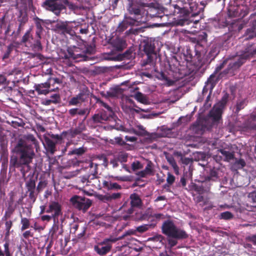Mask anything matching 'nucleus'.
<instances>
[{"mask_svg": "<svg viewBox=\"0 0 256 256\" xmlns=\"http://www.w3.org/2000/svg\"><path fill=\"white\" fill-rule=\"evenodd\" d=\"M32 144L20 140L14 147V152L17 156L12 155L10 158V169L14 170L16 168L26 166L30 167L36 156Z\"/></svg>", "mask_w": 256, "mask_h": 256, "instance_id": "obj_1", "label": "nucleus"}, {"mask_svg": "<svg viewBox=\"0 0 256 256\" xmlns=\"http://www.w3.org/2000/svg\"><path fill=\"white\" fill-rule=\"evenodd\" d=\"M169 68L168 76L164 72L160 73V79L166 81L168 86H172L176 82L187 75L186 68L184 66L180 65L176 58L171 60Z\"/></svg>", "mask_w": 256, "mask_h": 256, "instance_id": "obj_2", "label": "nucleus"}, {"mask_svg": "<svg viewBox=\"0 0 256 256\" xmlns=\"http://www.w3.org/2000/svg\"><path fill=\"white\" fill-rule=\"evenodd\" d=\"M162 232L166 236L176 240L186 239L188 237V234L184 230L178 228L170 220H167L163 222Z\"/></svg>", "mask_w": 256, "mask_h": 256, "instance_id": "obj_3", "label": "nucleus"}, {"mask_svg": "<svg viewBox=\"0 0 256 256\" xmlns=\"http://www.w3.org/2000/svg\"><path fill=\"white\" fill-rule=\"evenodd\" d=\"M256 2L254 1L248 7L246 5L238 4L235 2H231L228 8V15L230 17L243 18L247 15L250 11L256 9Z\"/></svg>", "mask_w": 256, "mask_h": 256, "instance_id": "obj_4", "label": "nucleus"}, {"mask_svg": "<svg viewBox=\"0 0 256 256\" xmlns=\"http://www.w3.org/2000/svg\"><path fill=\"white\" fill-rule=\"evenodd\" d=\"M37 180V176H34V174L31 173L24 178L26 194L28 195V198L32 204L36 202L39 194L36 188Z\"/></svg>", "mask_w": 256, "mask_h": 256, "instance_id": "obj_5", "label": "nucleus"}, {"mask_svg": "<svg viewBox=\"0 0 256 256\" xmlns=\"http://www.w3.org/2000/svg\"><path fill=\"white\" fill-rule=\"evenodd\" d=\"M70 202L74 207L79 210H82L84 212H85L92 204V201L89 198L77 195L72 196Z\"/></svg>", "mask_w": 256, "mask_h": 256, "instance_id": "obj_6", "label": "nucleus"}, {"mask_svg": "<svg viewBox=\"0 0 256 256\" xmlns=\"http://www.w3.org/2000/svg\"><path fill=\"white\" fill-rule=\"evenodd\" d=\"M244 60H242L238 56H236L234 60H228V67L222 72H220V76H226L227 75L232 76L234 74L235 72L244 64Z\"/></svg>", "mask_w": 256, "mask_h": 256, "instance_id": "obj_7", "label": "nucleus"}, {"mask_svg": "<svg viewBox=\"0 0 256 256\" xmlns=\"http://www.w3.org/2000/svg\"><path fill=\"white\" fill-rule=\"evenodd\" d=\"M256 54V39L254 41L248 42L246 44L244 50L240 52L238 56L244 60L245 63L247 60L253 58Z\"/></svg>", "mask_w": 256, "mask_h": 256, "instance_id": "obj_8", "label": "nucleus"}, {"mask_svg": "<svg viewBox=\"0 0 256 256\" xmlns=\"http://www.w3.org/2000/svg\"><path fill=\"white\" fill-rule=\"evenodd\" d=\"M46 213H52L54 222H58V216L62 214V206L60 204L56 202H50L48 208L46 210Z\"/></svg>", "mask_w": 256, "mask_h": 256, "instance_id": "obj_9", "label": "nucleus"}, {"mask_svg": "<svg viewBox=\"0 0 256 256\" xmlns=\"http://www.w3.org/2000/svg\"><path fill=\"white\" fill-rule=\"evenodd\" d=\"M35 90L38 94L46 95L51 92H56L58 90V87L50 88V84L49 82H46L44 83L35 84L34 86Z\"/></svg>", "mask_w": 256, "mask_h": 256, "instance_id": "obj_10", "label": "nucleus"}, {"mask_svg": "<svg viewBox=\"0 0 256 256\" xmlns=\"http://www.w3.org/2000/svg\"><path fill=\"white\" fill-rule=\"evenodd\" d=\"M146 22L150 20V18H162L164 16L163 8H160L155 7H150L148 8L146 12Z\"/></svg>", "mask_w": 256, "mask_h": 256, "instance_id": "obj_11", "label": "nucleus"}, {"mask_svg": "<svg viewBox=\"0 0 256 256\" xmlns=\"http://www.w3.org/2000/svg\"><path fill=\"white\" fill-rule=\"evenodd\" d=\"M122 194L120 192H109L106 194H99L98 198L104 202H112L114 201L119 200L121 198Z\"/></svg>", "mask_w": 256, "mask_h": 256, "instance_id": "obj_12", "label": "nucleus"}, {"mask_svg": "<svg viewBox=\"0 0 256 256\" xmlns=\"http://www.w3.org/2000/svg\"><path fill=\"white\" fill-rule=\"evenodd\" d=\"M208 34L205 32H200L196 37L192 38V42L196 44V47H204L207 43Z\"/></svg>", "mask_w": 256, "mask_h": 256, "instance_id": "obj_13", "label": "nucleus"}, {"mask_svg": "<svg viewBox=\"0 0 256 256\" xmlns=\"http://www.w3.org/2000/svg\"><path fill=\"white\" fill-rule=\"evenodd\" d=\"M69 22H59L55 25L56 31L62 34H70L72 28L68 24Z\"/></svg>", "mask_w": 256, "mask_h": 256, "instance_id": "obj_14", "label": "nucleus"}, {"mask_svg": "<svg viewBox=\"0 0 256 256\" xmlns=\"http://www.w3.org/2000/svg\"><path fill=\"white\" fill-rule=\"evenodd\" d=\"M102 242H100L98 245L94 246V250L99 255L104 256L110 250L112 245L108 244L109 242L106 244H102Z\"/></svg>", "mask_w": 256, "mask_h": 256, "instance_id": "obj_15", "label": "nucleus"}, {"mask_svg": "<svg viewBox=\"0 0 256 256\" xmlns=\"http://www.w3.org/2000/svg\"><path fill=\"white\" fill-rule=\"evenodd\" d=\"M134 231L133 230H129L126 232L122 236H119L118 238L110 237L109 238L104 239V240L102 242V244H106L108 242H115L118 240H122L128 236H131L134 234Z\"/></svg>", "mask_w": 256, "mask_h": 256, "instance_id": "obj_16", "label": "nucleus"}, {"mask_svg": "<svg viewBox=\"0 0 256 256\" xmlns=\"http://www.w3.org/2000/svg\"><path fill=\"white\" fill-rule=\"evenodd\" d=\"M130 199L132 207L140 208L142 206V202L138 194L136 193L131 194L130 196Z\"/></svg>", "mask_w": 256, "mask_h": 256, "instance_id": "obj_17", "label": "nucleus"}, {"mask_svg": "<svg viewBox=\"0 0 256 256\" xmlns=\"http://www.w3.org/2000/svg\"><path fill=\"white\" fill-rule=\"evenodd\" d=\"M114 49L116 51H122L126 47V41L120 38H116L112 42Z\"/></svg>", "mask_w": 256, "mask_h": 256, "instance_id": "obj_18", "label": "nucleus"}, {"mask_svg": "<svg viewBox=\"0 0 256 256\" xmlns=\"http://www.w3.org/2000/svg\"><path fill=\"white\" fill-rule=\"evenodd\" d=\"M144 51L146 54L155 53V45L154 42L151 40H144Z\"/></svg>", "mask_w": 256, "mask_h": 256, "instance_id": "obj_19", "label": "nucleus"}, {"mask_svg": "<svg viewBox=\"0 0 256 256\" xmlns=\"http://www.w3.org/2000/svg\"><path fill=\"white\" fill-rule=\"evenodd\" d=\"M46 142V148L48 152L53 154L56 152V142H54L50 138L46 137L44 138Z\"/></svg>", "mask_w": 256, "mask_h": 256, "instance_id": "obj_20", "label": "nucleus"}, {"mask_svg": "<svg viewBox=\"0 0 256 256\" xmlns=\"http://www.w3.org/2000/svg\"><path fill=\"white\" fill-rule=\"evenodd\" d=\"M128 10L131 14H134V16L140 18H144V16H142L140 6L133 2L130 4Z\"/></svg>", "mask_w": 256, "mask_h": 256, "instance_id": "obj_21", "label": "nucleus"}, {"mask_svg": "<svg viewBox=\"0 0 256 256\" xmlns=\"http://www.w3.org/2000/svg\"><path fill=\"white\" fill-rule=\"evenodd\" d=\"M216 74H214V73L210 75V76L208 78V80L206 82V84H208V86L210 85V88L211 90H212V89L216 85V83L218 82V80L220 78H222L224 77V76L220 77V73H219V74L217 77H216Z\"/></svg>", "mask_w": 256, "mask_h": 256, "instance_id": "obj_22", "label": "nucleus"}, {"mask_svg": "<svg viewBox=\"0 0 256 256\" xmlns=\"http://www.w3.org/2000/svg\"><path fill=\"white\" fill-rule=\"evenodd\" d=\"M124 21L127 23L128 26H134L136 24V23H144L146 22V19H144L143 17H138L134 16V18L128 17L124 20Z\"/></svg>", "mask_w": 256, "mask_h": 256, "instance_id": "obj_23", "label": "nucleus"}, {"mask_svg": "<svg viewBox=\"0 0 256 256\" xmlns=\"http://www.w3.org/2000/svg\"><path fill=\"white\" fill-rule=\"evenodd\" d=\"M91 170V172L90 174H88V183L91 182V180L98 178V165L91 162L90 164Z\"/></svg>", "mask_w": 256, "mask_h": 256, "instance_id": "obj_24", "label": "nucleus"}, {"mask_svg": "<svg viewBox=\"0 0 256 256\" xmlns=\"http://www.w3.org/2000/svg\"><path fill=\"white\" fill-rule=\"evenodd\" d=\"M223 108L220 106L214 107L210 112V115L214 120H218L220 119Z\"/></svg>", "mask_w": 256, "mask_h": 256, "instance_id": "obj_25", "label": "nucleus"}, {"mask_svg": "<svg viewBox=\"0 0 256 256\" xmlns=\"http://www.w3.org/2000/svg\"><path fill=\"white\" fill-rule=\"evenodd\" d=\"M246 35V39L252 38L256 36V20L252 22L251 27L247 29Z\"/></svg>", "mask_w": 256, "mask_h": 256, "instance_id": "obj_26", "label": "nucleus"}, {"mask_svg": "<svg viewBox=\"0 0 256 256\" xmlns=\"http://www.w3.org/2000/svg\"><path fill=\"white\" fill-rule=\"evenodd\" d=\"M103 186L108 190H120L122 186L116 182H112L104 180L103 182Z\"/></svg>", "mask_w": 256, "mask_h": 256, "instance_id": "obj_27", "label": "nucleus"}, {"mask_svg": "<svg viewBox=\"0 0 256 256\" xmlns=\"http://www.w3.org/2000/svg\"><path fill=\"white\" fill-rule=\"evenodd\" d=\"M4 220L5 221L4 226L6 230L4 237L5 238H8L10 234L14 232L13 230H10V229L13 226V222L12 220L8 219H6V220Z\"/></svg>", "mask_w": 256, "mask_h": 256, "instance_id": "obj_28", "label": "nucleus"}, {"mask_svg": "<svg viewBox=\"0 0 256 256\" xmlns=\"http://www.w3.org/2000/svg\"><path fill=\"white\" fill-rule=\"evenodd\" d=\"M134 48H130L127 50L122 55L118 56L114 60H122L124 58L130 60L133 58Z\"/></svg>", "mask_w": 256, "mask_h": 256, "instance_id": "obj_29", "label": "nucleus"}, {"mask_svg": "<svg viewBox=\"0 0 256 256\" xmlns=\"http://www.w3.org/2000/svg\"><path fill=\"white\" fill-rule=\"evenodd\" d=\"M162 216L163 214H154V215L150 214L148 216V221L150 222V224H148L149 226L154 227L156 226V224H157V220L160 219Z\"/></svg>", "mask_w": 256, "mask_h": 256, "instance_id": "obj_30", "label": "nucleus"}, {"mask_svg": "<svg viewBox=\"0 0 256 256\" xmlns=\"http://www.w3.org/2000/svg\"><path fill=\"white\" fill-rule=\"evenodd\" d=\"M17 20L18 24L24 25L28 21V16L26 12L22 10L19 11V15L18 16Z\"/></svg>", "mask_w": 256, "mask_h": 256, "instance_id": "obj_31", "label": "nucleus"}, {"mask_svg": "<svg viewBox=\"0 0 256 256\" xmlns=\"http://www.w3.org/2000/svg\"><path fill=\"white\" fill-rule=\"evenodd\" d=\"M220 152L224 156V161L230 162L234 158V152L226 150L224 149H220Z\"/></svg>", "mask_w": 256, "mask_h": 256, "instance_id": "obj_32", "label": "nucleus"}, {"mask_svg": "<svg viewBox=\"0 0 256 256\" xmlns=\"http://www.w3.org/2000/svg\"><path fill=\"white\" fill-rule=\"evenodd\" d=\"M190 6V8L191 11V16H196L200 14V10L198 8V4L195 2H192V1L190 2H188Z\"/></svg>", "mask_w": 256, "mask_h": 256, "instance_id": "obj_33", "label": "nucleus"}, {"mask_svg": "<svg viewBox=\"0 0 256 256\" xmlns=\"http://www.w3.org/2000/svg\"><path fill=\"white\" fill-rule=\"evenodd\" d=\"M247 102L246 99L238 100L236 104V111L234 113L238 115L240 111L247 105Z\"/></svg>", "mask_w": 256, "mask_h": 256, "instance_id": "obj_34", "label": "nucleus"}, {"mask_svg": "<svg viewBox=\"0 0 256 256\" xmlns=\"http://www.w3.org/2000/svg\"><path fill=\"white\" fill-rule=\"evenodd\" d=\"M68 58H72L77 61L87 60L88 56L83 54H75L72 52L68 51Z\"/></svg>", "mask_w": 256, "mask_h": 256, "instance_id": "obj_35", "label": "nucleus"}, {"mask_svg": "<svg viewBox=\"0 0 256 256\" xmlns=\"http://www.w3.org/2000/svg\"><path fill=\"white\" fill-rule=\"evenodd\" d=\"M147 56V58L146 60H144L143 62V66H146L147 64H154V60L156 59V54L155 53H150V54H146Z\"/></svg>", "mask_w": 256, "mask_h": 256, "instance_id": "obj_36", "label": "nucleus"}, {"mask_svg": "<svg viewBox=\"0 0 256 256\" xmlns=\"http://www.w3.org/2000/svg\"><path fill=\"white\" fill-rule=\"evenodd\" d=\"M205 128L200 121H196L192 126V130L198 134L202 133L204 130Z\"/></svg>", "mask_w": 256, "mask_h": 256, "instance_id": "obj_37", "label": "nucleus"}, {"mask_svg": "<svg viewBox=\"0 0 256 256\" xmlns=\"http://www.w3.org/2000/svg\"><path fill=\"white\" fill-rule=\"evenodd\" d=\"M220 44L218 43L212 44L209 54L211 56L216 57L220 52Z\"/></svg>", "mask_w": 256, "mask_h": 256, "instance_id": "obj_38", "label": "nucleus"}, {"mask_svg": "<svg viewBox=\"0 0 256 256\" xmlns=\"http://www.w3.org/2000/svg\"><path fill=\"white\" fill-rule=\"evenodd\" d=\"M175 181V176L171 174L170 172H168V176L166 178L167 184L164 186V188H165L166 191L170 192L169 189L170 186H171Z\"/></svg>", "mask_w": 256, "mask_h": 256, "instance_id": "obj_39", "label": "nucleus"}, {"mask_svg": "<svg viewBox=\"0 0 256 256\" xmlns=\"http://www.w3.org/2000/svg\"><path fill=\"white\" fill-rule=\"evenodd\" d=\"M20 224H22L20 230L24 231L30 227V220L26 218L22 217L20 214Z\"/></svg>", "mask_w": 256, "mask_h": 256, "instance_id": "obj_40", "label": "nucleus"}, {"mask_svg": "<svg viewBox=\"0 0 256 256\" xmlns=\"http://www.w3.org/2000/svg\"><path fill=\"white\" fill-rule=\"evenodd\" d=\"M89 90L87 89L86 90H83L76 96L78 101L81 104L84 102L88 97Z\"/></svg>", "mask_w": 256, "mask_h": 256, "instance_id": "obj_41", "label": "nucleus"}, {"mask_svg": "<svg viewBox=\"0 0 256 256\" xmlns=\"http://www.w3.org/2000/svg\"><path fill=\"white\" fill-rule=\"evenodd\" d=\"M134 98L137 101L142 104H146L148 103V100L146 97L140 92H137L135 94Z\"/></svg>", "mask_w": 256, "mask_h": 256, "instance_id": "obj_42", "label": "nucleus"}, {"mask_svg": "<svg viewBox=\"0 0 256 256\" xmlns=\"http://www.w3.org/2000/svg\"><path fill=\"white\" fill-rule=\"evenodd\" d=\"M134 106L137 108H132L130 106H125V108H124L125 112H130V113H132V114H134V112H136L138 114L140 112H146L145 110H144V109L138 108L136 104H134Z\"/></svg>", "mask_w": 256, "mask_h": 256, "instance_id": "obj_43", "label": "nucleus"}, {"mask_svg": "<svg viewBox=\"0 0 256 256\" xmlns=\"http://www.w3.org/2000/svg\"><path fill=\"white\" fill-rule=\"evenodd\" d=\"M14 208L12 206H8L6 210L4 216L2 218V220H6L11 218L14 212Z\"/></svg>", "mask_w": 256, "mask_h": 256, "instance_id": "obj_44", "label": "nucleus"}, {"mask_svg": "<svg viewBox=\"0 0 256 256\" xmlns=\"http://www.w3.org/2000/svg\"><path fill=\"white\" fill-rule=\"evenodd\" d=\"M85 130L86 126L84 124L83 122H80L76 128L73 129L72 132L76 136L80 134Z\"/></svg>", "mask_w": 256, "mask_h": 256, "instance_id": "obj_45", "label": "nucleus"}, {"mask_svg": "<svg viewBox=\"0 0 256 256\" xmlns=\"http://www.w3.org/2000/svg\"><path fill=\"white\" fill-rule=\"evenodd\" d=\"M218 178V173L216 171L214 168H213L210 170L209 175L206 178V180L208 181H215Z\"/></svg>", "mask_w": 256, "mask_h": 256, "instance_id": "obj_46", "label": "nucleus"}, {"mask_svg": "<svg viewBox=\"0 0 256 256\" xmlns=\"http://www.w3.org/2000/svg\"><path fill=\"white\" fill-rule=\"evenodd\" d=\"M234 218V214L230 212H222L219 216V218L221 220H230Z\"/></svg>", "mask_w": 256, "mask_h": 256, "instance_id": "obj_47", "label": "nucleus"}, {"mask_svg": "<svg viewBox=\"0 0 256 256\" xmlns=\"http://www.w3.org/2000/svg\"><path fill=\"white\" fill-rule=\"evenodd\" d=\"M86 150V148L84 147H80L77 148H74L72 151L70 152L69 154H76L78 156H82Z\"/></svg>", "mask_w": 256, "mask_h": 256, "instance_id": "obj_48", "label": "nucleus"}, {"mask_svg": "<svg viewBox=\"0 0 256 256\" xmlns=\"http://www.w3.org/2000/svg\"><path fill=\"white\" fill-rule=\"evenodd\" d=\"M193 189L200 195L204 194V193L208 192V190L204 188V187L202 185L198 186L196 184H194L193 185Z\"/></svg>", "mask_w": 256, "mask_h": 256, "instance_id": "obj_49", "label": "nucleus"}, {"mask_svg": "<svg viewBox=\"0 0 256 256\" xmlns=\"http://www.w3.org/2000/svg\"><path fill=\"white\" fill-rule=\"evenodd\" d=\"M128 154L125 152H120L118 156V160L120 162H125L128 160Z\"/></svg>", "mask_w": 256, "mask_h": 256, "instance_id": "obj_50", "label": "nucleus"}, {"mask_svg": "<svg viewBox=\"0 0 256 256\" xmlns=\"http://www.w3.org/2000/svg\"><path fill=\"white\" fill-rule=\"evenodd\" d=\"M34 22L36 30H40V31H42V25L44 24V20L36 17L34 18Z\"/></svg>", "mask_w": 256, "mask_h": 256, "instance_id": "obj_51", "label": "nucleus"}, {"mask_svg": "<svg viewBox=\"0 0 256 256\" xmlns=\"http://www.w3.org/2000/svg\"><path fill=\"white\" fill-rule=\"evenodd\" d=\"M228 60L226 58L219 65H218L214 70V74L218 73L228 64Z\"/></svg>", "mask_w": 256, "mask_h": 256, "instance_id": "obj_52", "label": "nucleus"}, {"mask_svg": "<svg viewBox=\"0 0 256 256\" xmlns=\"http://www.w3.org/2000/svg\"><path fill=\"white\" fill-rule=\"evenodd\" d=\"M0 146H1L0 154H4V153L8 151L6 148L7 142H6L3 138L0 140Z\"/></svg>", "mask_w": 256, "mask_h": 256, "instance_id": "obj_53", "label": "nucleus"}, {"mask_svg": "<svg viewBox=\"0 0 256 256\" xmlns=\"http://www.w3.org/2000/svg\"><path fill=\"white\" fill-rule=\"evenodd\" d=\"M56 222H54L52 228H51L50 229V237L52 238H57L58 236H55V234H56V233L57 232V231L58 230V228H59V226H58V225L56 224Z\"/></svg>", "mask_w": 256, "mask_h": 256, "instance_id": "obj_54", "label": "nucleus"}, {"mask_svg": "<svg viewBox=\"0 0 256 256\" xmlns=\"http://www.w3.org/2000/svg\"><path fill=\"white\" fill-rule=\"evenodd\" d=\"M112 114H113V112L112 113H110V112H108V110L105 111V110H104L101 111L100 112V115L101 118L104 121L108 120L109 119L110 117V116H112Z\"/></svg>", "mask_w": 256, "mask_h": 256, "instance_id": "obj_55", "label": "nucleus"}, {"mask_svg": "<svg viewBox=\"0 0 256 256\" xmlns=\"http://www.w3.org/2000/svg\"><path fill=\"white\" fill-rule=\"evenodd\" d=\"M229 95L227 93H226L222 97L221 100L218 103L219 106L222 108H224L227 104L228 100Z\"/></svg>", "mask_w": 256, "mask_h": 256, "instance_id": "obj_56", "label": "nucleus"}, {"mask_svg": "<svg viewBox=\"0 0 256 256\" xmlns=\"http://www.w3.org/2000/svg\"><path fill=\"white\" fill-rule=\"evenodd\" d=\"M73 129L70 128V130H66V131H63L62 132V135L64 136V138H66L68 139V138H74L75 137V136L72 132Z\"/></svg>", "mask_w": 256, "mask_h": 256, "instance_id": "obj_57", "label": "nucleus"}, {"mask_svg": "<svg viewBox=\"0 0 256 256\" xmlns=\"http://www.w3.org/2000/svg\"><path fill=\"white\" fill-rule=\"evenodd\" d=\"M128 26L127 24V23H126L124 20L119 24L117 28L116 31L118 32H122L124 30H126Z\"/></svg>", "mask_w": 256, "mask_h": 256, "instance_id": "obj_58", "label": "nucleus"}, {"mask_svg": "<svg viewBox=\"0 0 256 256\" xmlns=\"http://www.w3.org/2000/svg\"><path fill=\"white\" fill-rule=\"evenodd\" d=\"M46 185L47 182L45 180H40L36 186L38 192L40 193L42 192L43 189L46 187Z\"/></svg>", "mask_w": 256, "mask_h": 256, "instance_id": "obj_59", "label": "nucleus"}, {"mask_svg": "<svg viewBox=\"0 0 256 256\" xmlns=\"http://www.w3.org/2000/svg\"><path fill=\"white\" fill-rule=\"evenodd\" d=\"M47 82H50V86H52L53 88H55L54 84H60L62 82L61 80L57 78H50L47 80Z\"/></svg>", "mask_w": 256, "mask_h": 256, "instance_id": "obj_60", "label": "nucleus"}, {"mask_svg": "<svg viewBox=\"0 0 256 256\" xmlns=\"http://www.w3.org/2000/svg\"><path fill=\"white\" fill-rule=\"evenodd\" d=\"M30 30L26 31L25 34L23 36L22 40V42L26 43L28 42L29 38H31L32 39V36L30 34Z\"/></svg>", "mask_w": 256, "mask_h": 256, "instance_id": "obj_61", "label": "nucleus"}, {"mask_svg": "<svg viewBox=\"0 0 256 256\" xmlns=\"http://www.w3.org/2000/svg\"><path fill=\"white\" fill-rule=\"evenodd\" d=\"M34 48L35 51H41L42 50V46L40 40H36L34 44Z\"/></svg>", "mask_w": 256, "mask_h": 256, "instance_id": "obj_62", "label": "nucleus"}, {"mask_svg": "<svg viewBox=\"0 0 256 256\" xmlns=\"http://www.w3.org/2000/svg\"><path fill=\"white\" fill-rule=\"evenodd\" d=\"M50 99L52 100V104H56L60 102V98L58 94H55L50 96Z\"/></svg>", "mask_w": 256, "mask_h": 256, "instance_id": "obj_63", "label": "nucleus"}, {"mask_svg": "<svg viewBox=\"0 0 256 256\" xmlns=\"http://www.w3.org/2000/svg\"><path fill=\"white\" fill-rule=\"evenodd\" d=\"M9 242H6L4 244V254L6 256H12V254L10 252V250L9 248Z\"/></svg>", "mask_w": 256, "mask_h": 256, "instance_id": "obj_64", "label": "nucleus"}]
</instances>
